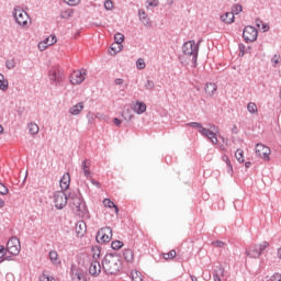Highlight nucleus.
<instances>
[{
	"label": "nucleus",
	"instance_id": "nucleus-1",
	"mask_svg": "<svg viewBox=\"0 0 281 281\" xmlns=\"http://www.w3.org/2000/svg\"><path fill=\"white\" fill-rule=\"evenodd\" d=\"M102 269L108 276H115L122 271V259L117 252L106 254L102 260Z\"/></svg>",
	"mask_w": 281,
	"mask_h": 281
},
{
	"label": "nucleus",
	"instance_id": "nucleus-2",
	"mask_svg": "<svg viewBox=\"0 0 281 281\" xmlns=\"http://www.w3.org/2000/svg\"><path fill=\"white\" fill-rule=\"evenodd\" d=\"M68 200L71 201V205H74V210L80 212L82 216L89 214V209H87V203L82 200V194L80 191L78 193L70 192L68 193Z\"/></svg>",
	"mask_w": 281,
	"mask_h": 281
},
{
	"label": "nucleus",
	"instance_id": "nucleus-3",
	"mask_svg": "<svg viewBox=\"0 0 281 281\" xmlns=\"http://www.w3.org/2000/svg\"><path fill=\"white\" fill-rule=\"evenodd\" d=\"M182 52L184 56H191V63L193 67H196V60L199 58V44H196L194 41L186 42L182 45Z\"/></svg>",
	"mask_w": 281,
	"mask_h": 281
},
{
	"label": "nucleus",
	"instance_id": "nucleus-4",
	"mask_svg": "<svg viewBox=\"0 0 281 281\" xmlns=\"http://www.w3.org/2000/svg\"><path fill=\"white\" fill-rule=\"evenodd\" d=\"M187 126H191V128H200L199 133L203 135V137H207L212 144H218V137H216V133L212 130H207L203 127V124L199 122L188 123Z\"/></svg>",
	"mask_w": 281,
	"mask_h": 281
},
{
	"label": "nucleus",
	"instance_id": "nucleus-5",
	"mask_svg": "<svg viewBox=\"0 0 281 281\" xmlns=\"http://www.w3.org/2000/svg\"><path fill=\"white\" fill-rule=\"evenodd\" d=\"M111 238H113V229L109 226L99 229L95 236L97 243H100L101 245L111 243Z\"/></svg>",
	"mask_w": 281,
	"mask_h": 281
},
{
	"label": "nucleus",
	"instance_id": "nucleus-6",
	"mask_svg": "<svg viewBox=\"0 0 281 281\" xmlns=\"http://www.w3.org/2000/svg\"><path fill=\"white\" fill-rule=\"evenodd\" d=\"M243 38L245 43H254L258 41V30L251 25L245 26L243 31Z\"/></svg>",
	"mask_w": 281,
	"mask_h": 281
},
{
	"label": "nucleus",
	"instance_id": "nucleus-7",
	"mask_svg": "<svg viewBox=\"0 0 281 281\" xmlns=\"http://www.w3.org/2000/svg\"><path fill=\"white\" fill-rule=\"evenodd\" d=\"M7 251L11 256H19V254L21 252V241L18 237H12L9 239V241L7 243Z\"/></svg>",
	"mask_w": 281,
	"mask_h": 281
},
{
	"label": "nucleus",
	"instance_id": "nucleus-8",
	"mask_svg": "<svg viewBox=\"0 0 281 281\" xmlns=\"http://www.w3.org/2000/svg\"><path fill=\"white\" fill-rule=\"evenodd\" d=\"M69 198L65 191H57L54 193V203L57 210H63L67 205Z\"/></svg>",
	"mask_w": 281,
	"mask_h": 281
},
{
	"label": "nucleus",
	"instance_id": "nucleus-9",
	"mask_svg": "<svg viewBox=\"0 0 281 281\" xmlns=\"http://www.w3.org/2000/svg\"><path fill=\"white\" fill-rule=\"evenodd\" d=\"M255 153L257 157L265 159V161H269V155H271V149L263 144H257L255 148Z\"/></svg>",
	"mask_w": 281,
	"mask_h": 281
},
{
	"label": "nucleus",
	"instance_id": "nucleus-10",
	"mask_svg": "<svg viewBox=\"0 0 281 281\" xmlns=\"http://www.w3.org/2000/svg\"><path fill=\"white\" fill-rule=\"evenodd\" d=\"M85 76H87V69L82 68L81 70L74 71L70 75L71 85H82L85 82Z\"/></svg>",
	"mask_w": 281,
	"mask_h": 281
},
{
	"label": "nucleus",
	"instance_id": "nucleus-11",
	"mask_svg": "<svg viewBox=\"0 0 281 281\" xmlns=\"http://www.w3.org/2000/svg\"><path fill=\"white\" fill-rule=\"evenodd\" d=\"M13 16L18 25L25 26L27 25V12L21 9H14Z\"/></svg>",
	"mask_w": 281,
	"mask_h": 281
},
{
	"label": "nucleus",
	"instance_id": "nucleus-12",
	"mask_svg": "<svg viewBox=\"0 0 281 281\" xmlns=\"http://www.w3.org/2000/svg\"><path fill=\"white\" fill-rule=\"evenodd\" d=\"M101 271H102V266L100 265V261L93 260L89 267L90 276H94V278H97V276H100Z\"/></svg>",
	"mask_w": 281,
	"mask_h": 281
},
{
	"label": "nucleus",
	"instance_id": "nucleus-13",
	"mask_svg": "<svg viewBox=\"0 0 281 281\" xmlns=\"http://www.w3.org/2000/svg\"><path fill=\"white\" fill-rule=\"evenodd\" d=\"M246 255L248 256V258H259L260 255V250L258 248V245H251L246 249Z\"/></svg>",
	"mask_w": 281,
	"mask_h": 281
},
{
	"label": "nucleus",
	"instance_id": "nucleus-14",
	"mask_svg": "<svg viewBox=\"0 0 281 281\" xmlns=\"http://www.w3.org/2000/svg\"><path fill=\"white\" fill-rule=\"evenodd\" d=\"M146 109H147L146 103H144L143 101H137L132 105V111H134V113H137V115H142V113H146Z\"/></svg>",
	"mask_w": 281,
	"mask_h": 281
},
{
	"label": "nucleus",
	"instance_id": "nucleus-15",
	"mask_svg": "<svg viewBox=\"0 0 281 281\" xmlns=\"http://www.w3.org/2000/svg\"><path fill=\"white\" fill-rule=\"evenodd\" d=\"M76 234L78 236V238H82V236H85V234H87V223H85V221H80L76 224Z\"/></svg>",
	"mask_w": 281,
	"mask_h": 281
},
{
	"label": "nucleus",
	"instance_id": "nucleus-16",
	"mask_svg": "<svg viewBox=\"0 0 281 281\" xmlns=\"http://www.w3.org/2000/svg\"><path fill=\"white\" fill-rule=\"evenodd\" d=\"M69 183H71V177L69 176V172H66L59 180L61 190H68Z\"/></svg>",
	"mask_w": 281,
	"mask_h": 281
},
{
	"label": "nucleus",
	"instance_id": "nucleus-17",
	"mask_svg": "<svg viewBox=\"0 0 281 281\" xmlns=\"http://www.w3.org/2000/svg\"><path fill=\"white\" fill-rule=\"evenodd\" d=\"M221 277H225V268L223 266H216L213 272V280L221 281Z\"/></svg>",
	"mask_w": 281,
	"mask_h": 281
},
{
	"label": "nucleus",
	"instance_id": "nucleus-18",
	"mask_svg": "<svg viewBox=\"0 0 281 281\" xmlns=\"http://www.w3.org/2000/svg\"><path fill=\"white\" fill-rule=\"evenodd\" d=\"M81 168H82L85 177H87V179H89V177H91V170L89 169V168H91V160L85 159L82 161Z\"/></svg>",
	"mask_w": 281,
	"mask_h": 281
},
{
	"label": "nucleus",
	"instance_id": "nucleus-19",
	"mask_svg": "<svg viewBox=\"0 0 281 281\" xmlns=\"http://www.w3.org/2000/svg\"><path fill=\"white\" fill-rule=\"evenodd\" d=\"M82 109H85V103L79 102L69 109V114L70 115H80V112L82 111Z\"/></svg>",
	"mask_w": 281,
	"mask_h": 281
},
{
	"label": "nucleus",
	"instance_id": "nucleus-20",
	"mask_svg": "<svg viewBox=\"0 0 281 281\" xmlns=\"http://www.w3.org/2000/svg\"><path fill=\"white\" fill-rule=\"evenodd\" d=\"M122 43H124V34L116 33L114 35V44L116 47H119V49H122L124 47V45H122Z\"/></svg>",
	"mask_w": 281,
	"mask_h": 281
},
{
	"label": "nucleus",
	"instance_id": "nucleus-21",
	"mask_svg": "<svg viewBox=\"0 0 281 281\" xmlns=\"http://www.w3.org/2000/svg\"><path fill=\"white\" fill-rule=\"evenodd\" d=\"M138 16H139V20L142 21L143 25H150V19H148V14H146V11L139 9Z\"/></svg>",
	"mask_w": 281,
	"mask_h": 281
},
{
	"label": "nucleus",
	"instance_id": "nucleus-22",
	"mask_svg": "<svg viewBox=\"0 0 281 281\" xmlns=\"http://www.w3.org/2000/svg\"><path fill=\"white\" fill-rule=\"evenodd\" d=\"M104 207L114 209L115 214H120V207L111 200L104 199L103 200Z\"/></svg>",
	"mask_w": 281,
	"mask_h": 281
},
{
	"label": "nucleus",
	"instance_id": "nucleus-23",
	"mask_svg": "<svg viewBox=\"0 0 281 281\" xmlns=\"http://www.w3.org/2000/svg\"><path fill=\"white\" fill-rule=\"evenodd\" d=\"M234 13L232 12H226L224 13L223 15H221V21H223V23H227V24H231V23H234Z\"/></svg>",
	"mask_w": 281,
	"mask_h": 281
},
{
	"label": "nucleus",
	"instance_id": "nucleus-24",
	"mask_svg": "<svg viewBox=\"0 0 281 281\" xmlns=\"http://www.w3.org/2000/svg\"><path fill=\"white\" fill-rule=\"evenodd\" d=\"M217 87L216 83H206L204 87V91L206 93V95H214V92L216 91Z\"/></svg>",
	"mask_w": 281,
	"mask_h": 281
},
{
	"label": "nucleus",
	"instance_id": "nucleus-25",
	"mask_svg": "<svg viewBox=\"0 0 281 281\" xmlns=\"http://www.w3.org/2000/svg\"><path fill=\"white\" fill-rule=\"evenodd\" d=\"M72 281H87L85 272H82V270H77L75 273H72Z\"/></svg>",
	"mask_w": 281,
	"mask_h": 281
},
{
	"label": "nucleus",
	"instance_id": "nucleus-26",
	"mask_svg": "<svg viewBox=\"0 0 281 281\" xmlns=\"http://www.w3.org/2000/svg\"><path fill=\"white\" fill-rule=\"evenodd\" d=\"M48 256L53 265H60V261L58 260V252L56 250H50Z\"/></svg>",
	"mask_w": 281,
	"mask_h": 281
},
{
	"label": "nucleus",
	"instance_id": "nucleus-27",
	"mask_svg": "<svg viewBox=\"0 0 281 281\" xmlns=\"http://www.w3.org/2000/svg\"><path fill=\"white\" fill-rule=\"evenodd\" d=\"M235 158L239 164H245V151H243V149H237L235 151Z\"/></svg>",
	"mask_w": 281,
	"mask_h": 281
},
{
	"label": "nucleus",
	"instance_id": "nucleus-28",
	"mask_svg": "<svg viewBox=\"0 0 281 281\" xmlns=\"http://www.w3.org/2000/svg\"><path fill=\"white\" fill-rule=\"evenodd\" d=\"M123 256H124V259L126 260V262H133V258H134L133 250L125 249L123 251Z\"/></svg>",
	"mask_w": 281,
	"mask_h": 281
},
{
	"label": "nucleus",
	"instance_id": "nucleus-29",
	"mask_svg": "<svg viewBox=\"0 0 281 281\" xmlns=\"http://www.w3.org/2000/svg\"><path fill=\"white\" fill-rule=\"evenodd\" d=\"M131 113H132L131 109H125V110L123 111V113H122V117H123L124 120H126L127 122H131V121L135 117V115H133V114H131Z\"/></svg>",
	"mask_w": 281,
	"mask_h": 281
},
{
	"label": "nucleus",
	"instance_id": "nucleus-30",
	"mask_svg": "<svg viewBox=\"0 0 281 281\" xmlns=\"http://www.w3.org/2000/svg\"><path fill=\"white\" fill-rule=\"evenodd\" d=\"M91 251H92V258H93V260H98V259H100V254H101V248H100V246H94V247H92L91 248Z\"/></svg>",
	"mask_w": 281,
	"mask_h": 281
},
{
	"label": "nucleus",
	"instance_id": "nucleus-31",
	"mask_svg": "<svg viewBox=\"0 0 281 281\" xmlns=\"http://www.w3.org/2000/svg\"><path fill=\"white\" fill-rule=\"evenodd\" d=\"M122 247H124V243L121 241V240H114V241H112V244H111V248H112L114 251H117L119 249H122Z\"/></svg>",
	"mask_w": 281,
	"mask_h": 281
},
{
	"label": "nucleus",
	"instance_id": "nucleus-32",
	"mask_svg": "<svg viewBox=\"0 0 281 281\" xmlns=\"http://www.w3.org/2000/svg\"><path fill=\"white\" fill-rule=\"evenodd\" d=\"M0 90L8 91V81H5V77L2 74H0Z\"/></svg>",
	"mask_w": 281,
	"mask_h": 281
},
{
	"label": "nucleus",
	"instance_id": "nucleus-33",
	"mask_svg": "<svg viewBox=\"0 0 281 281\" xmlns=\"http://www.w3.org/2000/svg\"><path fill=\"white\" fill-rule=\"evenodd\" d=\"M162 257L165 260H173V258H177V251L176 250H170L167 254H162Z\"/></svg>",
	"mask_w": 281,
	"mask_h": 281
},
{
	"label": "nucleus",
	"instance_id": "nucleus-34",
	"mask_svg": "<svg viewBox=\"0 0 281 281\" xmlns=\"http://www.w3.org/2000/svg\"><path fill=\"white\" fill-rule=\"evenodd\" d=\"M50 82H58V71L57 70H49L48 72Z\"/></svg>",
	"mask_w": 281,
	"mask_h": 281
},
{
	"label": "nucleus",
	"instance_id": "nucleus-35",
	"mask_svg": "<svg viewBox=\"0 0 281 281\" xmlns=\"http://www.w3.org/2000/svg\"><path fill=\"white\" fill-rule=\"evenodd\" d=\"M29 132L31 133V135H36L38 133V125L36 123H30Z\"/></svg>",
	"mask_w": 281,
	"mask_h": 281
},
{
	"label": "nucleus",
	"instance_id": "nucleus-36",
	"mask_svg": "<svg viewBox=\"0 0 281 281\" xmlns=\"http://www.w3.org/2000/svg\"><path fill=\"white\" fill-rule=\"evenodd\" d=\"M132 281H142V273L137 270L131 272Z\"/></svg>",
	"mask_w": 281,
	"mask_h": 281
},
{
	"label": "nucleus",
	"instance_id": "nucleus-37",
	"mask_svg": "<svg viewBox=\"0 0 281 281\" xmlns=\"http://www.w3.org/2000/svg\"><path fill=\"white\" fill-rule=\"evenodd\" d=\"M74 14V10L67 9L60 13L61 19H70V16Z\"/></svg>",
	"mask_w": 281,
	"mask_h": 281
},
{
	"label": "nucleus",
	"instance_id": "nucleus-38",
	"mask_svg": "<svg viewBox=\"0 0 281 281\" xmlns=\"http://www.w3.org/2000/svg\"><path fill=\"white\" fill-rule=\"evenodd\" d=\"M47 43H49V38H45V41L38 43V49L40 52H45L47 49Z\"/></svg>",
	"mask_w": 281,
	"mask_h": 281
},
{
	"label": "nucleus",
	"instance_id": "nucleus-39",
	"mask_svg": "<svg viewBox=\"0 0 281 281\" xmlns=\"http://www.w3.org/2000/svg\"><path fill=\"white\" fill-rule=\"evenodd\" d=\"M247 110L249 111V113H258V105H256V103L250 102L247 105Z\"/></svg>",
	"mask_w": 281,
	"mask_h": 281
},
{
	"label": "nucleus",
	"instance_id": "nucleus-40",
	"mask_svg": "<svg viewBox=\"0 0 281 281\" xmlns=\"http://www.w3.org/2000/svg\"><path fill=\"white\" fill-rule=\"evenodd\" d=\"M144 87L147 91H153V89H155V82L153 80H147Z\"/></svg>",
	"mask_w": 281,
	"mask_h": 281
},
{
	"label": "nucleus",
	"instance_id": "nucleus-41",
	"mask_svg": "<svg viewBox=\"0 0 281 281\" xmlns=\"http://www.w3.org/2000/svg\"><path fill=\"white\" fill-rule=\"evenodd\" d=\"M243 12V5L240 4H235L233 7V12H231L232 14H240Z\"/></svg>",
	"mask_w": 281,
	"mask_h": 281
},
{
	"label": "nucleus",
	"instance_id": "nucleus-42",
	"mask_svg": "<svg viewBox=\"0 0 281 281\" xmlns=\"http://www.w3.org/2000/svg\"><path fill=\"white\" fill-rule=\"evenodd\" d=\"M136 67L137 69H146V63L144 61L143 58L137 59Z\"/></svg>",
	"mask_w": 281,
	"mask_h": 281
},
{
	"label": "nucleus",
	"instance_id": "nucleus-43",
	"mask_svg": "<svg viewBox=\"0 0 281 281\" xmlns=\"http://www.w3.org/2000/svg\"><path fill=\"white\" fill-rule=\"evenodd\" d=\"M260 255L262 256V251H265V249H267V247H269V243L268 241H262L259 246H257Z\"/></svg>",
	"mask_w": 281,
	"mask_h": 281
},
{
	"label": "nucleus",
	"instance_id": "nucleus-44",
	"mask_svg": "<svg viewBox=\"0 0 281 281\" xmlns=\"http://www.w3.org/2000/svg\"><path fill=\"white\" fill-rule=\"evenodd\" d=\"M40 281H56L54 277L46 276L45 272H43V276L40 277Z\"/></svg>",
	"mask_w": 281,
	"mask_h": 281
},
{
	"label": "nucleus",
	"instance_id": "nucleus-45",
	"mask_svg": "<svg viewBox=\"0 0 281 281\" xmlns=\"http://www.w3.org/2000/svg\"><path fill=\"white\" fill-rule=\"evenodd\" d=\"M8 192H9L8 187H5L3 182H0V194L5 195L8 194Z\"/></svg>",
	"mask_w": 281,
	"mask_h": 281
},
{
	"label": "nucleus",
	"instance_id": "nucleus-46",
	"mask_svg": "<svg viewBox=\"0 0 281 281\" xmlns=\"http://www.w3.org/2000/svg\"><path fill=\"white\" fill-rule=\"evenodd\" d=\"M5 67H7V69H14L15 63L13 61V59H8L5 61Z\"/></svg>",
	"mask_w": 281,
	"mask_h": 281
},
{
	"label": "nucleus",
	"instance_id": "nucleus-47",
	"mask_svg": "<svg viewBox=\"0 0 281 281\" xmlns=\"http://www.w3.org/2000/svg\"><path fill=\"white\" fill-rule=\"evenodd\" d=\"M5 254H8V248H5L4 246H0V260H3Z\"/></svg>",
	"mask_w": 281,
	"mask_h": 281
},
{
	"label": "nucleus",
	"instance_id": "nucleus-48",
	"mask_svg": "<svg viewBox=\"0 0 281 281\" xmlns=\"http://www.w3.org/2000/svg\"><path fill=\"white\" fill-rule=\"evenodd\" d=\"M48 38V43H46V45H56V43H58V40L56 38V35H52V38Z\"/></svg>",
	"mask_w": 281,
	"mask_h": 281
},
{
	"label": "nucleus",
	"instance_id": "nucleus-49",
	"mask_svg": "<svg viewBox=\"0 0 281 281\" xmlns=\"http://www.w3.org/2000/svg\"><path fill=\"white\" fill-rule=\"evenodd\" d=\"M104 8H105V10H113V1L105 0L104 1Z\"/></svg>",
	"mask_w": 281,
	"mask_h": 281
},
{
	"label": "nucleus",
	"instance_id": "nucleus-50",
	"mask_svg": "<svg viewBox=\"0 0 281 281\" xmlns=\"http://www.w3.org/2000/svg\"><path fill=\"white\" fill-rule=\"evenodd\" d=\"M111 50L114 52V54H119V52H122V49H120V46H116L115 43L111 45Z\"/></svg>",
	"mask_w": 281,
	"mask_h": 281
},
{
	"label": "nucleus",
	"instance_id": "nucleus-51",
	"mask_svg": "<svg viewBox=\"0 0 281 281\" xmlns=\"http://www.w3.org/2000/svg\"><path fill=\"white\" fill-rule=\"evenodd\" d=\"M65 1L68 3V5H71V7L78 5V3H80V0H65Z\"/></svg>",
	"mask_w": 281,
	"mask_h": 281
},
{
	"label": "nucleus",
	"instance_id": "nucleus-52",
	"mask_svg": "<svg viewBox=\"0 0 281 281\" xmlns=\"http://www.w3.org/2000/svg\"><path fill=\"white\" fill-rule=\"evenodd\" d=\"M271 281H281V274L280 273H274L271 278Z\"/></svg>",
	"mask_w": 281,
	"mask_h": 281
},
{
	"label": "nucleus",
	"instance_id": "nucleus-53",
	"mask_svg": "<svg viewBox=\"0 0 281 281\" xmlns=\"http://www.w3.org/2000/svg\"><path fill=\"white\" fill-rule=\"evenodd\" d=\"M213 245L215 246V247H225V244L222 241V240H216V241H214L213 243Z\"/></svg>",
	"mask_w": 281,
	"mask_h": 281
},
{
	"label": "nucleus",
	"instance_id": "nucleus-54",
	"mask_svg": "<svg viewBox=\"0 0 281 281\" xmlns=\"http://www.w3.org/2000/svg\"><path fill=\"white\" fill-rule=\"evenodd\" d=\"M90 181H91L92 186H95V188H102V184L99 181H97L95 179H91Z\"/></svg>",
	"mask_w": 281,
	"mask_h": 281
},
{
	"label": "nucleus",
	"instance_id": "nucleus-55",
	"mask_svg": "<svg viewBox=\"0 0 281 281\" xmlns=\"http://www.w3.org/2000/svg\"><path fill=\"white\" fill-rule=\"evenodd\" d=\"M114 85H116V86L124 85V79H122V78L115 79Z\"/></svg>",
	"mask_w": 281,
	"mask_h": 281
},
{
	"label": "nucleus",
	"instance_id": "nucleus-56",
	"mask_svg": "<svg viewBox=\"0 0 281 281\" xmlns=\"http://www.w3.org/2000/svg\"><path fill=\"white\" fill-rule=\"evenodd\" d=\"M113 123L115 124V126H121L122 125V120H120L117 117H114Z\"/></svg>",
	"mask_w": 281,
	"mask_h": 281
},
{
	"label": "nucleus",
	"instance_id": "nucleus-57",
	"mask_svg": "<svg viewBox=\"0 0 281 281\" xmlns=\"http://www.w3.org/2000/svg\"><path fill=\"white\" fill-rule=\"evenodd\" d=\"M239 52L241 56H245V44H239Z\"/></svg>",
	"mask_w": 281,
	"mask_h": 281
},
{
	"label": "nucleus",
	"instance_id": "nucleus-58",
	"mask_svg": "<svg viewBox=\"0 0 281 281\" xmlns=\"http://www.w3.org/2000/svg\"><path fill=\"white\" fill-rule=\"evenodd\" d=\"M261 30L263 32H269V24H266L265 22L261 24Z\"/></svg>",
	"mask_w": 281,
	"mask_h": 281
},
{
	"label": "nucleus",
	"instance_id": "nucleus-59",
	"mask_svg": "<svg viewBox=\"0 0 281 281\" xmlns=\"http://www.w3.org/2000/svg\"><path fill=\"white\" fill-rule=\"evenodd\" d=\"M14 255H10V256H5L1 259V262H3L4 260H14V258L12 257Z\"/></svg>",
	"mask_w": 281,
	"mask_h": 281
},
{
	"label": "nucleus",
	"instance_id": "nucleus-60",
	"mask_svg": "<svg viewBox=\"0 0 281 281\" xmlns=\"http://www.w3.org/2000/svg\"><path fill=\"white\" fill-rule=\"evenodd\" d=\"M226 166L229 168V170H234V168L232 167V161H229V158H226Z\"/></svg>",
	"mask_w": 281,
	"mask_h": 281
},
{
	"label": "nucleus",
	"instance_id": "nucleus-61",
	"mask_svg": "<svg viewBox=\"0 0 281 281\" xmlns=\"http://www.w3.org/2000/svg\"><path fill=\"white\" fill-rule=\"evenodd\" d=\"M232 133L234 135H238V126L234 125L233 128H232Z\"/></svg>",
	"mask_w": 281,
	"mask_h": 281
},
{
	"label": "nucleus",
	"instance_id": "nucleus-62",
	"mask_svg": "<svg viewBox=\"0 0 281 281\" xmlns=\"http://www.w3.org/2000/svg\"><path fill=\"white\" fill-rule=\"evenodd\" d=\"M271 60H272V63H273L274 65H278V63H280V61L278 60V55H274Z\"/></svg>",
	"mask_w": 281,
	"mask_h": 281
},
{
	"label": "nucleus",
	"instance_id": "nucleus-63",
	"mask_svg": "<svg viewBox=\"0 0 281 281\" xmlns=\"http://www.w3.org/2000/svg\"><path fill=\"white\" fill-rule=\"evenodd\" d=\"M262 20H260V19H256V25H257V27H260V25H262Z\"/></svg>",
	"mask_w": 281,
	"mask_h": 281
},
{
	"label": "nucleus",
	"instance_id": "nucleus-64",
	"mask_svg": "<svg viewBox=\"0 0 281 281\" xmlns=\"http://www.w3.org/2000/svg\"><path fill=\"white\" fill-rule=\"evenodd\" d=\"M278 258L281 260V248L278 249Z\"/></svg>",
	"mask_w": 281,
	"mask_h": 281
}]
</instances>
